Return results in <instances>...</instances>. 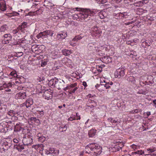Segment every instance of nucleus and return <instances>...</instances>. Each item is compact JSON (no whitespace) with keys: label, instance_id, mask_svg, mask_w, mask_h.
I'll return each instance as SVG.
<instances>
[{"label":"nucleus","instance_id":"5","mask_svg":"<svg viewBox=\"0 0 156 156\" xmlns=\"http://www.w3.org/2000/svg\"><path fill=\"white\" fill-rule=\"evenodd\" d=\"M22 141L24 145L27 146L31 145L33 142L32 136L25 134L23 137Z\"/></svg>","mask_w":156,"mask_h":156},{"label":"nucleus","instance_id":"64","mask_svg":"<svg viewBox=\"0 0 156 156\" xmlns=\"http://www.w3.org/2000/svg\"><path fill=\"white\" fill-rule=\"evenodd\" d=\"M82 85L85 87H86L87 86V83L85 81H83V82Z\"/></svg>","mask_w":156,"mask_h":156},{"label":"nucleus","instance_id":"18","mask_svg":"<svg viewBox=\"0 0 156 156\" xmlns=\"http://www.w3.org/2000/svg\"><path fill=\"white\" fill-rule=\"evenodd\" d=\"M26 96L25 92H20L16 94L15 98L17 99H25Z\"/></svg>","mask_w":156,"mask_h":156},{"label":"nucleus","instance_id":"2","mask_svg":"<svg viewBox=\"0 0 156 156\" xmlns=\"http://www.w3.org/2000/svg\"><path fill=\"white\" fill-rule=\"evenodd\" d=\"M102 148L97 144L91 143L87 145L85 148V151L86 153H89L90 151L94 152L95 155H100L101 152Z\"/></svg>","mask_w":156,"mask_h":156},{"label":"nucleus","instance_id":"42","mask_svg":"<svg viewBox=\"0 0 156 156\" xmlns=\"http://www.w3.org/2000/svg\"><path fill=\"white\" fill-rule=\"evenodd\" d=\"M141 46L144 48L146 47V41L145 39H143L141 41Z\"/></svg>","mask_w":156,"mask_h":156},{"label":"nucleus","instance_id":"20","mask_svg":"<svg viewBox=\"0 0 156 156\" xmlns=\"http://www.w3.org/2000/svg\"><path fill=\"white\" fill-rule=\"evenodd\" d=\"M101 61L103 63L107 64L112 62V59L108 56H105L101 58Z\"/></svg>","mask_w":156,"mask_h":156},{"label":"nucleus","instance_id":"19","mask_svg":"<svg viewBox=\"0 0 156 156\" xmlns=\"http://www.w3.org/2000/svg\"><path fill=\"white\" fill-rule=\"evenodd\" d=\"M67 35V34L66 32L65 31H62L58 33L57 37L58 39H63L66 37Z\"/></svg>","mask_w":156,"mask_h":156},{"label":"nucleus","instance_id":"39","mask_svg":"<svg viewBox=\"0 0 156 156\" xmlns=\"http://www.w3.org/2000/svg\"><path fill=\"white\" fill-rule=\"evenodd\" d=\"M67 128V125H62L59 128V130L62 132L65 131Z\"/></svg>","mask_w":156,"mask_h":156},{"label":"nucleus","instance_id":"62","mask_svg":"<svg viewBox=\"0 0 156 156\" xmlns=\"http://www.w3.org/2000/svg\"><path fill=\"white\" fill-rule=\"evenodd\" d=\"M75 118L74 117H70V118H68V120L70 121H72L74 120H75Z\"/></svg>","mask_w":156,"mask_h":156},{"label":"nucleus","instance_id":"28","mask_svg":"<svg viewBox=\"0 0 156 156\" xmlns=\"http://www.w3.org/2000/svg\"><path fill=\"white\" fill-rule=\"evenodd\" d=\"M50 151L49 153L50 155H56L58 154L59 151L58 150H55L53 148H49Z\"/></svg>","mask_w":156,"mask_h":156},{"label":"nucleus","instance_id":"41","mask_svg":"<svg viewBox=\"0 0 156 156\" xmlns=\"http://www.w3.org/2000/svg\"><path fill=\"white\" fill-rule=\"evenodd\" d=\"M16 148L19 151L21 152L24 149V147L23 145L19 144L17 146Z\"/></svg>","mask_w":156,"mask_h":156},{"label":"nucleus","instance_id":"11","mask_svg":"<svg viewBox=\"0 0 156 156\" xmlns=\"http://www.w3.org/2000/svg\"><path fill=\"white\" fill-rule=\"evenodd\" d=\"M127 15L128 13L127 12H124L122 13L120 12L117 13H113V16L115 19H119L127 18Z\"/></svg>","mask_w":156,"mask_h":156},{"label":"nucleus","instance_id":"37","mask_svg":"<svg viewBox=\"0 0 156 156\" xmlns=\"http://www.w3.org/2000/svg\"><path fill=\"white\" fill-rule=\"evenodd\" d=\"M127 80L129 82H131L133 83H135L136 82L135 78L132 76H128L127 78Z\"/></svg>","mask_w":156,"mask_h":156},{"label":"nucleus","instance_id":"31","mask_svg":"<svg viewBox=\"0 0 156 156\" xmlns=\"http://www.w3.org/2000/svg\"><path fill=\"white\" fill-rule=\"evenodd\" d=\"M106 47H109L108 49L106 51H108V54L111 55H113L115 53V49L112 46H107Z\"/></svg>","mask_w":156,"mask_h":156},{"label":"nucleus","instance_id":"32","mask_svg":"<svg viewBox=\"0 0 156 156\" xmlns=\"http://www.w3.org/2000/svg\"><path fill=\"white\" fill-rule=\"evenodd\" d=\"M8 29V27L7 25H3L0 27V32L4 33Z\"/></svg>","mask_w":156,"mask_h":156},{"label":"nucleus","instance_id":"3","mask_svg":"<svg viewBox=\"0 0 156 156\" xmlns=\"http://www.w3.org/2000/svg\"><path fill=\"white\" fill-rule=\"evenodd\" d=\"M113 83L112 81L108 80L106 79L105 78H102L100 80V84H97L95 85V87L99 90H103L101 89L103 87L105 88L106 89H108L112 85Z\"/></svg>","mask_w":156,"mask_h":156},{"label":"nucleus","instance_id":"53","mask_svg":"<svg viewBox=\"0 0 156 156\" xmlns=\"http://www.w3.org/2000/svg\"><path fill=\"white\" fill-rule=\"evenodd\" d=\"M40 147V145H38H38L36 144V145H33L32 146V147L33 148H34L36 150H38V148Z\"/></svg>","mask_w":156,"mask_h":156},{"label":"nucleus","instance_id":"25","mask_svg":"<svg viewBox=\"0 0 156 156\" xmlns=\"http://www.w3.org/2000/svg\"><path fill=\"white\" fill-rule=\"evenodd\" d=\"M8 114L10 116H17L20 115L19 112L13 110H10L8 112Z\"/></svg>","mask_w":156,"mask_h":156},{"label":"nucleus","instance_id":"61","mask_svg":"<svg viewBox=\"0 0 156 156\" xmlns=\"http://www.w3.org/2000/svg\"><path fill=\"white\" fill-rule=\"evenodd\" d=\"M113 2L118 3L122 1V0H112Z\"/></svg>","mask_w":156,"mask_h":156},{"label":"nucleus","instance_id":"40","mask_svg":"<svg viewBox=\"0 0 156 156\" xmlns=\"http://www.w3.org/2000/svg\"><path fill=\"white\" fill-rule=\"evenodd\" d=\"M93 105V106H96L97 104L94 101L90 100H89L87 102V105Z\"/></svg>","mask_w":156,"mask_h":156},{"label":"nucleus","instance_id":"13","mask_svg":"<svg viewBox=\"0 0 156 156\" xmlns=\"http://www.w3.org/2000/svg\"><path fill=\"white\" fill-rule=\"evenodd\" d=\"M52 92L51 90H45L43 94V97L45 99L49 100L51 98Z\"/></svg>","mask_w":156,"mask_h":156},{"label":"nucleus","instance_id":"57","mask_svg":"<svg viewBox=\"0 0 156 156\" xmlns=\"http://www.w3.org/2000/svg\"><path fill=\"white\" fill-rule=\"evenodd\" d=\"M132 42H134L135 43H136L139 41V40L138 39H135L133 40H131Z\"/></svg>","mask_w":156,"mask_h":156},{"label":"nucleus","instance_id":"24","mask_svg":"<svg viewBox=\"0 0 156 156\" xmlns=\"http://www.w3.org/2000/svg\"><path fill=\"white\" fill-rule=\"evenodd\" d=\"M98 15L101 19H104L107 17V13L103 10H101L98 13Z\"/></svg>","mask_w":156,"mask_h":156},{"label":"nucleus","instance_id":"10","mask_svg":"<svg viewBox=\"0 0 156 156\" xmlns=\"http://www.w3.org/2000/svg\"><path fill=\"white\" fill-rule=\"evenodd\" d=\"M27 129V132H28L29 130H28L27 127H25L24 125L22 123H17L15 126L14 131H22L23 133L25 132L23 131Z\"/></svg>","mask_w":156,"mask_h":156},{"label":"nucleus","instance_id":"44","mask_svg":"<svg viewBox=\"0 0 156 156\" xmlns=\"http://www.w3.org/2000/svg\"><path fill=\"white\" fill-rule=\"evenodd\" d=\"M38 48L36 45H33L31 47V49L33 52H35L38 50Z\"/></svg>","mask_w":156,"mask_h":156},{"label":"nucleus","instance_id":"60","mask_svg":"<svg viewBox=\"0 0 156 156\" xmlns=\"http://www.w3.org/2000/svg\"><path fill=\"white\" fill-rule=\"evenodd\" d=\"M153 102L154 104L156 105V99L152 101H151V102L150 103H148L149 104V105H150V104H151Z\"/></svg>","mask_w":156,"mask_h":156},{"label":"nucleus","instance_id":"4","mask_svg":"<svg viewBox=\"0 0 156 156\" xmlns=\"http://www.w3.org/2000/svg\"><path fill=\"white\" fill-rule=\"evenodd\" d=\"M54 34L53 31L50 30H47L42 32H40L36 36L37 38H41L44 39L48 37V36L51 37Z\"/></svg>","mask_w":156,"mask_h":156},{"label":"nucleus","instance_id":"56","mask_svg":"<svg viewBox=\"0 0 156 156\" xmlns=\"http://www.w3.org/2000/svg\"><path fill=\"white\" fill-rule=\"evenodd\" d=\"M147 151H149V152L152 153L154 152L155 150L153 148H149L147 149Z\"/></svg>","mask_w":156,"mask_h":156},{"label":"nucleus","instance_id":"26","mask_svg":"<svg viewBox=\"0 0 156 156\" xmlns=\"http://www.w3.org/2000/svg\"><path fill=\"white\" fill-rule=\"evenodd\" d=\"M35 109L36 110V112L35 113V115H37V117L39 118L43 116L44 115L43 111V110L41 111L38 110V108H35Z\"/></svg>","mask_w":156,"mask_h":156},{"label":"nucleus","instance_id":"27","mask_svg":"<svg viewBox=\"0 0 156 156\" xmlns=\"http://www.w3.org/2000/svg\"><path fill=\"white\" fill-rule=\"evenodd\" d=\"M10 142L4 143V144L2 145L4 151H7L9 148L11 146L12 144Z\"/></svg>","mask_w":156,"mask_h":156},{"label":"nucleus","instance_id":"49","mask_svg":"<svg viewBox=\"0 0 156 156\" xmlns=\"http://www.w3.org/2000/svg\"><path fill=\"white\" fill-rule=\"evenodd\" d=\"M76 86H75V87H74L73 89V90H72V91H70L69 92V93L71 94H73V93H74L75 91L77 89L78 87H76Z\"/></svg>","mask_w":156,"mask_h":156},{"label":"nucleus","instance_id":"58","mask_svg":"<svg viewBox=\"0 0 156 156\" xmlns=\"http://www.w3.org/2000/svg\"><path fill=\"white\" fill-rule=\"evenodd\" d=\"M23 55V53L22 52H18L17 53V57H20Z\"/></svg>","mask_w":156,"mask_h":156},{"label":"nucleus","instance_id":"22","mask_svg":"<svg viewBox=\"0 0 156 156\" xmlns=\"http://www.w3.org/2000/svg\"><path fill=\"white\" fill-rule=\"evenodd\" d=\"M33 99L31 98H29L23 104V106H25L27 108L30 107L33 104Z\"/></svg>","mask_w":156,"mask_h":156},{"label":"nucleus","instance_id":"46","mask_svg":"<svg viewBox=\"0 0 156 156\" xmlns=\"http://www.w3.org/2000/svg\"><path fill=\"white\" fill-rule=\"evenodd\" d=\"M131 148L133 149L134 150H135L139 148V146L136 145L134 144H132L130 146Z\"/></svg>","mask_w":156,"mask_h":156},{"label":"nucleus","instance_id":"15","mask_svg":"<svg viewBox=\"0 0 156 156\" xmlns=\"http://www.w3.org/2000/svg\"><path fill=\"white\" fill-rule=\"evenodd\" d=\"M12 84L11 83H4L0 87V90H2L6 88H9L12 87ZM5 90L7 92H10L11 91V90L7 89Z\"/></svg>","mask_w":156,"mask_h":156},{"label":"nucleus","instance_id":"8","mask_svg":"<svg viewBox=\"0 0 156 156\" xmlns=\"http://www.w3.org/2000/svg\"><path fill=\"white\" fill-rule=\"evenodd\" d=\"M98 50L95 51V53L100 56H103L105 54V51L109 48V47H106V45L99 46Z\"/></svg>","mask_w":156,"mask_h":156},{"label":"nucleus","instance_id":"16","mask_svg":"<svg viewBox=\"0 0 156 156\" xmlns=\"http://www.w3.org/2000/svg\"><path fill=\"white\" fill-rule=\"evenodd\" d=\"M62 62L69 67H71L72 66V62L71 60L66 57L63 58L62 60Z\"/></svg>","mask_w":156,"mask_h":156},{"label":"nucleus","instance_id":"48","mask_svg":"<svg viewBox=\"0 0 156 156\" xmlns=\"http://www.w3.org/2000/svg\"><path fill=\"white\" fill-rule=\"evenodd\" d=\"M20 28V27H19L17 29L13 30L12 31V33L14 34H16L18 32L19 29L21 30Z\"/></svg>","mask_w":156,"mask_h":156},{"label":"nucleus","instance_id":"6","mask_svg":"<svg viewBox=\"0 0 156 156\" xmlns=\"http://www.w3.org/2000/svg\"><path fill=\"white\" fill-rule=\"evenodd\" d=\"M125 68L121 66L117 69L114 73V76L115 78H120L122 77L125 75Z\"/></svg>","mask_w":156,"mask_h":156},{"label":"nucleus","instance_id":"12","mask_svg":"<svg viewBox=\"0 0 156 156\" xmlns=\"http://www.w3.org/2000/svg\"><path fill=\"white\" fill-rule=\"evenodd\" d=\"M2 43L4 44H7L11 40L12 36L9 34H5L3 37Z\"/></svg>","mask_w":156,"mask_h":156},{"label":"nucleus","instance_id":"7","mask_svg":"<svg viewBox=\"0 0 156 156\" xmlns=\"http://www.w3.org/2000/svg\"><path fill=\"white\" fill-rule=\"evenodd\" d=\"M87 49L88 51H91L90 53L94 54L95 51L98 50V48L97 46L96 43L91 42L88 44L87 46Z\"/></svg>","mask_w":156,"mask_h":156},{"label":"nucleus","instance_id":"54","mask_svg":"<svg viewBox=\"0 0 156 156\" xmlns=\"http://www.w3.org/2000/svg\"><path fill=\"white\" fill-rule=\"evenodd\" d=\"M69 44L72 46H75L76 45V43L72 40L70 41Z\"/></svg>","mask_w":156,"mask_h":156},{"label":"nucleus","instance_id":"47","mask_svg":"<svg viewBox=\"0 0 156 156\" xmlns=\"http://www.w3.org/2000/svg\"><path fill=\"white\" fill-rule=\"evenodd\" d=\"M47 64V61L45 59L42 60L41 61V66L42 67H44Z\"/></svg>","mask_w":156,"mask_h":156},{"label":"nucleus","instance_id":"30","mask_svg":"<svg viewBox=\"0 0 156 156\" xmlns=\"http://www.w3.org/2000/svg\"><path fill=\"white\" fill-rule=\"evenodd\" d=\"M77 84L76 83H74L72 84L69 86H67L66 87H65L64 88V90H70V91H72V90H73L74 87H75V86H76Z\"/></svg>","mask_w":156,"mask_h":156},{"label":"nucleus","instance_id":"21","mask_svg":"<svg viewBox=\"0 0 156 156\" xmlns=\"http://www.w3.org/2000/svg\"><path fill=\"white\" fill-rule=\"evenodd\" d=\"M7 123L6 122L4 121L0 123V132H5L7 129L6 125Z\"/></svg>","mask_w":156,"mask_h":156},{"label":"nucleus","instance_id":"23","mask_svg":"<svg viewBox=\"0 0 156 156\" xmlns=\"http://www.w3.org/2000/svg\"><path fill=\"white\" fill-rule=\"evenodd\" d=\"M6 3L4 0H0V9L4 11L6 10Z\"/></svg>","mask_w":156,"mask_h":156},{"label":"nucleus","instance_id":"1","mask_svg":"<svg viewBox=\"0 0 156 156\" xmlns=\"http://www.w3.org/2000/svg\"><path fill=\"white\" fill-rule=\"evenodd\" d=\"M73 11L80 12L79 13H76L73 15L72 17L74 20L80 21L85 20L89 16H94L97 12L95 10L84 9L78 7L71 9L69 12H72Z\"/></svg>","mask_w":156,"mask_h":156},{"label":"nucleus","instance_id":"51","mask_svg":"<svg viewBox=\"0 0 156 156\" xmlns=\"http://www.w3.org/2000/svg\"><path fill=\"white\" fill-rule=\"evenodd\" d=\"M75 37L77 39V41L80 40L83 37V36H82V34H81L78 35L76 36Z\"/></svg>","mask_w":156,"mask_h":156},{"label":"nucleus","instance_id":"14","mask_svg":"<svg viewBox=\"0 0 156 156\" xmlns=\"http://www.w3.org/2000/svg\"><path fill=\"white\" fill-rule=\"evenodd\" d=\"M49 55L53 59H55L61 57V55L59 54V51L58 50H55L51 52Z\"/></svg>","mask_w":156,"mask_h":156},{"label":"nucleus","instance_id":"43","mask_svg":"<svg viewBox=\"0 0 156 156\" xmlns=\"http://www.w3.org/2000/svg\"><path fill=\"white\" fill-rule=\"evenodd\" d=\"M99 4H104L107 2L108 0H96Z\"/></svg>","mask_w":156,"mask_h":156},{"label":"nucleus","instance_id":"63","mask_svg":"<svg viewBox=\"0 0 156 156\" xmlns=\"http://www.w3.org/2000/svg\"><path fill=\"white\" fill-rule=\"evenodd\" d=\"M50 151L49 150V148L48 150H45V153L47 154H50V153H49Z\"/></svg>","mask_w":156,"mask_h":156},{"label":"nucleus","instance_id":"34","mask_svg":"<svg viewBox=\"0 0 156 156\" xmlns=\"http://www.w3.org/2000/svg\"><path fill=\"white\" fill-rule=\"evenodd\" d=\"M20 14L18 12L15 11L6 14V15L9 17H11L13 16H18Z\"/></svg>","mask_w":156,"mask_h":156},{"label":"nucleus","instance_id":"29","mask_svg":"<svg viewBox=\"0 0 156 156\" xmlns=\"http://www.w3.org/2000/svg\"><path fill=\"white\" fill-rule=\"evenodd\" d=\"M96 130L92 128L88 131V135L90 137H93L96 134Z\"/></svg>","mask_w":156,"mask_h":156},{"label":"nucleus","instance_id":"9","mask_svg":"<svg viewBox=\"0 0 156 156\" xmlns=\"http://www.w3.org/2000/svg\"><path fill=\"white\" fill-rule=\"evenodd\" d=\"M101 33L100 30L97 27H93L91 30V34L92 36L93 37L98 38Z\"/></svg>","mask_w":156,"mask_h":156},{"label":"nucleus","instance_id":"38","mask_svg":"<svg viewBox=\"0 0 156 156\" xmlns=\"http://www.w3.org/2000/svg\"><path fill=\"white\" fill-rule=\"evenodd\" d=\"M143 77H141L140 80V84L142 86H144L146 84V80H143Z\"/></svg>","mask_w":156,"mask_h":156},{"label":"nucleus","instance_id":"36","mask_svg":"<svg viewBox=\"0 0 156 156\" xmlns=\"http://www.w3.org/2000/svg\"><path fill=\"white\" fill-rule=\"evenodd\" d=\"M17 76V74L15 70H13L9 74V78L12 79L13 78H15Z\"/></svg>","mask_w":156,"mask_h":156},{"label":"nucleus","instance_id":"17","mask_svg":"<svg viewBox=\"0 0 156 156\" xmlns=\"http://www.w3.org/2000/svg\"><path fill=\"white\" fill-rule=\"evenodd\" d=\"M58 82V80L56 77L51 79L49 81L48 84L49 86L52 87H55V85Z\"/></svg>","mask_w":156,"mask_h":156},{"label":"nucleus","instance_id":"50","mask_svg":"<svg viewBox=\"0 0 156 156\" xmlns=\"http://www.w3.org/2000/svg\"><path fill=\"white\" fill-rule=\"evenodd\" d=\"M136 154H138L139 155H142L143 154H144V151L142 150H139L138 151L135 153Z\"/></svg>","mask_w":156,"mask_h":156},{"label":"nucleus","instance_id":"33","mask_svg":"<svg viewBox=\"0 0 156 156\" xmlns=\"http://www.w3.org/2000/svg\"><path fill=\"white\" fill-rule=\"evenodd\" d=\"M62 53L65 55L67 56L69 55L72 53V51L71 50H68L64 49L62 50Z\"/></svg>","mask_w":156,"mask_h":156},{"label":"nucleus","instance_id":"55","mask_svg":"<svg viewBox=\"0 0 156 156\" xmlns=\"http://www.w3.org/2000/svg\"><path fill=\"white\" fill-rule=\"evenodd\" d=\"M71 76L74 77L76 78L78 76V74H76L75 72H73L71 74Z\"/></svg>","mask_w":156,"mask_h":156},{"label":"nucleus","instance_id":"35","mask_svg":"<svg viewBox=\"0 0 156 156\" xmlns=\"http://www.w3.org/2000/svg\"><path fill=\"white\" fill-rule=\"evenodd\" d=\"M109 122H111L113 125H116L118 123L120 122V121H118V120H115V119H113L112 118H109L108 119Z\"/></svg>","mask_w":156,"mask_h":156},{"label":"nucleus","instance_id":"45","mask_svg":"<svg viewBox=\"0 0 156 156\" xmlns=\"http://www.w3.org/2000/svg\"><path fill=\"white\" fill-rule=\"evenodd\" d=\"M27 22H24L22 24L21 26L20 27L21 31H23V29L26 27H27Z\"/></svg>","mask_w":156,"mask_h":156},{"label":"nucleus","instance_id":"52","mask_svg":"<svg viewBox=\"0 0 156 156\" xmlns=\"http://www.w3.org/2000/svg\"><path fill=\"white\" fill-rule=\"evenodd\" d=\"M36 118L35 117H31L29 119V121L31 122L32 123H34Z\"/></svg>","mask_w":156,"mask_h":156},{"label":"nucleus","instance_id":"59","mask_svg":"<svg viewBox=\"0 0 156 156\" xmlns=\"http://www.w3.org/2000/svg\"><path fill=\"white\" fill-rule=\"evenodd\" d=\"M13 142L15 143H18L19 142V140L17 139H14L13 140Z\"/></svg>","mask_w":156,"mask_h":156}]
</instances>
